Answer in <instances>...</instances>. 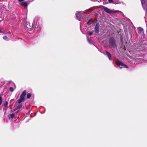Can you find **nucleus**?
I'll use <instances>...</instances> for the list:
<instances>
[{
  "mask_svg": "<svg viewBox=\"0 0 147 147\" xmlns=\"http://www.w3.org/2000/svg\"><path fill=\"white\" fill-rule=\"evenodd\" d=\"M26 94V90H24L20 96V98L18 101V103H20L23 101L25 99V97Z\"/></svg>",
  "mask_w": 147,
  "mask_h": 147,
  "instance_id": "obj_1",
  "label": "nucleus"
},
{
  "mask_svg": "<svg viewBox=\"0 0 147 147\" xmlns=\"http://www.w3.org/2000/svg\"><path fill=\"white\" fill-rule=\"evenodd\" d=\"M115 63L117 65L119 66L120 68H121V67H120L121 66H124L126 68H128V67L126 65H125L123 63L120 61L119 60H116Z\"/></svg>",
  "mask_w": 147,
  "mask_h": 147,
  "instance_id": "obj_2",
  "label": "nucleus"
},
{
  "mask_svg": "<svg viewBox=\"0 0 147 147\" xmlns=\"http://www.w3.org/2000/svg\"><path fill=\"white\" fill-rule=\"evenodd\" d=\"M109 42L111 45V46L113 47L114 48L116 46V45L114 39L113 38H111L109 39Z\"/></svg>",
  "mask_w": 147,
  "mask_h": 147,
  "instance_id": "obj_3",
  "label": "nucleus"
},
{
  "mask_svg": "<svg viewBox=\"0 0 147 147\" xmlns=\"http://www.w3.org/2000/svg\"><path fill=\"white\" fill-rule=\"evenodd\" d=\"M76 16L78 20H80V18L83 16L82 12H78L76 13Z\"/></svg>",
  "mask_w": 147,
  "mask_h": 147,
  "instance_id": "obj_4",
  "label": "nucleus"
},
{
  "mask_svg": "<svg viewBox=\"0 0 147 147\" xmlns=\"http://www.w3.org/2000/svg\"><path fill=\"white\" fill-rule=\"evenodd\" d=\"M145 0H141L142 5L144 10L146 9H147V6L144 1Z\"/></svg>",
  "mask_w": 147,
  "mask_h": 147,
  "instance_id": "obj_5",
  "label": "nucleus"
},
{
  "mask_svg": "<svg viewBox=\"0 0 147 147\" xmlns=\"http://www.w3.org/2000/svg\"><path fill=\"white\" fill-rule=\"evenodd\" d=\"M138 32L139 34H143V29L141 27H138Z\"/></svg>",
  "mask_w": 147,
  "mask_h": 147,
  "instance_id": "obj_6",
  "label": "nucleus"
},
{
  "mask_svg": "<svg viewBox=\"0 0 147 147\" xmlns=\"http://www.w3.org/2000/svg\"><path fill=\"white\" fill-rule=\"evenodd\" d=\"M95 30L96 33H98L99 32V25L98 24H96L95 28Z\"/></svg>",
  "mask_w": 147,
  "mask_h": 147,
  "instance_id": "obj_7",
  "label": "nucleus"
},
{
  "mask_svg": "<svg viewBox=\"0 0 147 147\" xmlns=\"http://www.w3.org/2000/svg\"><path fill=\"white\" fill-rule=\"evenodd\" d=\"M104 9L105 11L107 13H110L111 12V10L107 7H105L104 8Z\"/></svg>",
  "mask_w": 147,
  "mask_h": 147,
  "instance_id": "obj_8",
  "label": "nucleus"
},
{
  "mask_svg": "<svg viewBox=\"0 0 147 147\" xmlns=\"http://www.w3.org/2000/svg\"><path fill=\"white\" fill-rule=\"evenodd\" d=\"M21 4L22 5H23L25 6V8L26 9H27V6H28V4L26 2H22L21 3Z\"/></svg>",
  "mask_w": 147,
  "mask_h": 147,
  "instance_id": "obj_9",
  "label": "nucleus"
},
{
  "mask_svg": "<svg viewBox=\"0 0 147 147\" xmlns=\"http://www.w3.org/2000/svg\"><path fill=\"white\" fill-rule=\"evenodd\" d=\"M106 53L109 59L110 60H111L112 59L111 58V55L110 53L107 51H106Z\"/></svg>",
  "mask_w": 147,
  "mask_h": 147,
  "instance_id": "obj_10",
  "label": "nucleus"
},
{
  "mask_svg": "<svg viewBox=\"0 0 147 147\" xmlns=\"http://www.w3.org/2000/svg\"><path fill=\"white\" fill-rule=\"evenodd\" d=\"M22 105H20L18 106L16 108L14 109V111H15L17 110L18 109H20L21 108H22Z\"/></svg>",
  "mask_w": 147,
  "mask_h": 147,
  "instance_id": "obj_11",
  "label": "nucleus"
},
{
  "mask_svg": "<svg viewBox=\"0 0 147 147\" xmlns=\"http://www.w3.org/2000/svg\"><path fill=\"white\" fill-rule=\"evenodd\" d=\"M31 94L30 93H29L28 94H27V98L28 99H29V98H30V97H31Z\"/></svg>",
  "mask_w": 147,
  "mask_h": 147,
  "instance_id": "obj_12",
  "label": "nucleus"
},
{
  "mask_svg": "<svg viewBox=\"0 0 147 147\" xmlns=\"http://www.w3.org/2000/svg\"><path fill=\"white\" fill-rule=\"evenodd\" d=\"M8 103L7 102V101H6L5 102L4 104V106L6 107V108H7L8 107Z\"/></svg>",
  "mask_w": 147,
  "mask_h": 147,
  "instance_id": "obj_13",
  "label": "nucleus"
},
{
  "mask_svg": "<svg viewBox=\"0 0 147 147\" xmlns=\"http://www.w3.org/2000/svg\"><path fill=\"white\" fill-rule=\"evenodd\" d=\"M3 38L6 40H9V38H8L7 37V36H4L3 37Z\"/></svg>",
  "mask_w": 147,
  "mask_h": 147,
  "instance_id": "obj_14",
  "label": "nucleus"
},
{
  "mask_svg": "<svg viewBox=\"0 0 147 147\" xmlns=\"http://www.w3.org/2000/svg\"><path fill=\"white\" fill-rule=\"evenodd\" d=\"M15 115L14 113H13L10 115L9 118L13 119L14 118Z\"/></svg>",
  "mask_w": 147,
  "mask_h": 147,
  "instance_id": "obj_15",
  "label": "nucleus"
},
{
  "mask_svg": "<svg viewBox=\"0 0 147 147\" xmlns=\"http://www.w3.org/2000/svg\"><path fill=\"white\" fill-rule=\"evenodd\" d=\"M9 90L11 92H13L14 91V89L12 87H10L9 89Z\"/></svg>",
  "mask_w": 147,
  "mask_h": 147,
  "instance_id": "obj_16",
  "label": "nucleus"
},
{
  "mask_svg": "<svg viewBox=\"0 0 147 147\" xmlns=\"http://www.w3.org/2000/svg\"><path fill=\"white\" fill-rule=\"evenodd\" d=\"M2 102V99L1 96H0V105H1Z\"/></svg>",
  "mask_w": 147,
  "mask_h": 147,
  "instance_id": "obj_17",
  "label": "nucleus"
},
{
  "mask_svg": "<svg viewBox=\"0 0 147 147\" xmlns=\"http://www.w3.org/2000/svg\"><path fill=\"white\" fill-rule=\"evenodd\" d=\"M87 40L88 41V42L90 43L91 44V42L90 40V39L88 38V37L87 38Z\"/></svg>",
  "mask_w": 147,
  "mask_h": 147,
  "instance_id": "obj_18",
  "label": "nucleus"
},
{
  "mask_svg": "<svg viewBox=\"0 0 147 147\" xmlns=\"http://www.w3.org/2000/svg\"><path fill=\"white\" fill-rule=\"evenodd\" d=\"M88 33L90 35H91L93 34V32H89Z\"/></svg>",
  "mask_w": 147,
  "mask_h": 147,
  "instance_id": "obj_19",
  "label": "nucleus"
},
{
  "mask_svg": "<svg viewBox=\"0 0 147 147\" xmlns=\"http://www.w3.org/2000/svg\"><path fill=\"white\" fill-rule=\"evenodd\" d=\"M108 1L109 3H113V0H109Z\"/></svg>",
  "mask_w": 147,
  "mask_h": 147,
  "instance_id": "obj_20",
  "label": "nucleus"
},
{
  "mask_svg": "<svg viewBox=\"0 0 147 147\" xmlns=\"http://www.w3.org/2000/svg\"><path fill=\"white\" fill-rule=\"evenodd\" d=\"M3 32L2 31V29L0 28V33H2Z\"/></svg>",
  "mask_w": 147,
  "mask_h": 147,
  "instance_id": "obj_21",
  "label": "nucleus"
},
{
  "mask_svg": "<svg viewBox=\"0 0 147 147\" xmlns=\"http://www.w3.org/2000/svg\"><path fill=\"white\" fill-rule=\"evenodd\" d=\"M24 0H18V1H19L20 2H22V1H23Z\"/></svg>",
  "mask_w": 147,
  "mask_h": 147,
  "instance_id": "obj_22",
  "label": "nucleus"
},
{
  "mask_svg": "<svg viewBox=\"0 0 147 147\" xmlns=\"http://www.w3.org/2000/svg\"><path fill=\"white\" fill-rule=\"evenodd\" d=\"M33 0H29L30 1V2L32 1H33Z\"/></svg>",
  "mask_w": 147,
  "mask_h": 147,
  "instance_id": "obj_23",
  "label": "nucleus"
},
{
  "mask_svg": "<svg viewBox=\"0 0 147 147\" xmlns=\"http://www.w3.org/2000/svg\"><path fill=\"white\" fill-rule=\"evenodd\" d=\"M90 20H89V22H88L87 23V24H88L89 22H90Z\"/></svg>",
  "mask_w": 147,
  "mask_h": 147,
  "instance_id": "obj_24",
  "label": "nucleus"
},
{
  "mask_svg": "<svg viewBox=\"0 0 147 147\" xmlns=\"http://www.w3.org/2000/svg\"><path fill=\"white\" fill-rule=\"evenodd\" d=\"M116 12V11H115V12H114V13H115V12Z\"/></svg>",
  "mask_w": 147,
  "mask_h": 147,
  "instance_id": "obj_25",
  "label": "nucleus"
}]
</instances>
